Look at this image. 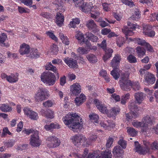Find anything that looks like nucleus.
<instances>
[{"mask_svg": "<svg viewBox=\"0 0 158 158\" xmlns=\"http://www.w3.org/2000/svg\"><path fill=\"white\" fill-rule=\"evenodd\" d=\"M81 120L76 113L67 114L63 118L65 124L70 125L69 127L74 132H77L78 129L80 130L82 128Z\"/></svg>", "mask_w": 158, "mask_h": 158, "instance_id": "obj_1", "label": "nucleus"}, {"mask_svg": "<svg viewBox=\"0 0 158 158\" xmlns=\"http://www.w3.org/2000/svg\"><path fill=\"white\" fill-rule=\"evenodd\" d=\"M121 60V56L119 55H115L110 63L111 66L113 68V70L110 72V74L115 80H117L119 77L118 64Z\"/></svg>", "mask_w": 158, "mask_h": 158, "instance_id": "obj_2", "label": "nucleus"}, {"mask_svg": "<svg viewBox=\"0 0 158 158\" xmlns=\"http://www.w3.org/2000/svg\"><path fill=\"white\" fill-rule=\"evenodd\" d=\"M41 78L42 81L49 85H53L56 80V77L54 74L49 72L43 73L41 75Z\"/></svg>", "mask_w": 158, "mask_h": 158, "instance_id": "obj_3", "label": "nucleus"}, {"mask_svg": "<svg viewBox=\"0 0 158 158\" xmlns=\"http://www.w3.org/2000/svg\"><path fill=\"white\" fill-rule=\"evenodd\" d=\"M129 75L127 74H123L119 81V84L121 89L124 91L130 90L132 86L131 80L128 79Z\"/></svg>", "mask_w": 158, "mask_h": 158, "instance_id": "obj_4", "label": "nucleus"}, {"mask_svg": "<svg viewBox=\"0 0 158 158\" xmlns=\"http://www.w3.org/2000/svg\"><path fill=\"white\" fill-rule=\"evenodd\" d=\"M71 139L76 146L80 145L81 143L84 145H89L91 144V142H88L86 138L82 135H75L72 137Z\"/></svg>", "mask_w": 158, "mask_h": 158, "instance_id": "obj_5", "label": "nucleus"}, {"mask_svg": "<svg viewBox=\"0 0 158 158\" xmlns=\"http://www.w3.org/2000/svg\"><path fill=\"white\" fill-rule=\"evenodd\" d=\"M46 90L43 88H40L34 96L35 101L36 102H41L44 100L48 96Z\"/></svg>", "mask_w": 158, "mask_h": 158, "instance_id": "obj_6", "label": "nucleus"}, {"mask_svg": "<svg viewBox=\"0 0 158 158\" xmlns=\"http://www.w3.org/2000/svg\"><path fill=\"white\" fill-rule=\"evenodd\" d=\"M30 144L33 147L39 146L41 144V141L38 135V132L34 131L33 134L31 136L30 139Z\"/></svg>", "mask_w": 158, "mask_h": 158, "instance_id": "obj_7", "label": "nucleus"}, {"mask_svg": "<svg viewBox=\"0 0 158 158\" xmlns=\"http://www.w3.org/2000/svg\"><path fill=\"white\" fill-rule=\"evenodd\" d=\"M47 140L51 142L48 145V147L49 148L57 147L60 145V140L55 136H51L48 137L47 138Z\"/></svg>", "mask_w": 158, "mask_h": 158, "instance_id": "obj_8", "label": "nucleus"}, {"mask_svg": "<svg viewBox=\"0 0 158 158\" xmlns=\"http://www.w3.org/2000/svg\"><path fill=\"white\" fill-rule=\"evenodd\" d=\"M25 115L32 120H36L38 118V114L30 108L25 107L23 109Z\"/></svg>", "mask_w": 158, "mask_h": 158, "instance_id": "obj_9", "label": "nucleus"}, {"mask_svg": "<svg viewBox=\"0 0 158 158\" xmlns=\"http://www.w3.org/2000/svg\"><path fill=\"white\" fill-rule=\"evenodd\" d=\"M154 121L153 117L147 115L144 117L142 119V122L144 125V129L143 131H146L148 126L152 125Z\"/></svg>", "mask_w": 158, "mask_h": 158, "instance_id": "obj_10", "label": "nucleus"}, {"mask_svg": "<svg viewBox=\"0 0 158 158\" xmlns=\"http://www.w3.org/2000/svg\"><path fill=\"white\" fill-rule=\"evenodd\" d=\"M94 102L100 111L104 114L108 113V111L107 107L105 105L101 104L99 100L95 99Z\"/></svg>", "mask_w": 158, "mask_h": 158, "instance_id": "obj_11", "label": "nucleus"}, {"mask_svg": "<svg viewBox=\"0 0 158 158\" xmlns=\"http://www.w3.org/2000/svg\"><path fill=\"white\" fill-rule=\"evenodd\" d=\"M70 92L72 94L78 95L81 92V86L79 83H76L70 86Z\"/></svg>", "mask_w": 158, "mask_h": 158, "instance_id": "obj_12", "label": "nucleus"}, {"mask_svg": "<svg viewBox=\"0 0 158 158\" xmlns=\"http://www.w3.org/2000/svg\"><path fill=\"white\" fill-rule=\"evenodd\" d=\"M81 3L80 6L78 7H80L81 10L84 12H88L89 11H91L93 12V10L94 8L93 7H91L88 3L83 2L82 0V2H80Z\"/></svg>", "mask_w": 158, "mask_h": 158, "instance_id": "obj_13", "label": "nucleus"}, {"mask_svg": "<svg viewBox=\"0 0 158 158\" xmlns=\"http://www.w3.org/2000/svg\"><path fill=\"white\" fill-rule=\"evenodd\" d=\"M86 25L89 30L91 31L94 33H95L98 31L97 25L94 21L92 19L88 20L86 22Z\"/></svg>", "mask_w": 158, "mask_h": 158, "instance_id": "obj_14", "label": "nucleus"}, {"mask_svg": "<svg viewBox=\"0 0 158 158\" xmlns=\"http://www.w3.org/2000/svg\"><path fill=\"white\" fill-rule=\"evenodd\" d=\"M30 52V47L29 45L24 43L21 45L19 50L21 55H23L28 54Z\"/></svg>", "mask_w": 158, "mask_h": 158, "instance_id": "obj_15", "label": "nucleus"}, {"mask_svg": "<svg viewBox=\"0 0 158 158\" xmlns=\"http://www.w3.org/2000/svg\"><path fill=\"white\" fill-rule=\"evenodd\" d=\"M134 144L135 148L134 150L135 152L141 155H144L147 153V151H145L144 149L141 146L138 142H135Z\"/></svg>", "mask_w": 158, "mask_h": 158, "instance_id": "obj_16", "label": "nucleus"}, {"mask_svg": "<svg viewBox=\"0 0 158 158\" xmlns=\"http://www.w3.org/2000/svg\"><path fill=\"white\" fill-rule=\"evenodd\" d=\"M64 62L71 68H77L78 65L76 60L71 58H65L64 60Z\"/></svg>", "mask_w": 158, "mask_h": 158, "instance_id": "obj_17", "label": "nucleus"}, {"mask_svg": "<svg viewBox=\"0 0 158 158\" xmlns=\"http://www.w3.org/2000/svg\"><path fill=\"white\" fill-rule=\"evenodd\" d=\"M134 97L137 103L140 104L144 99L146 95L142 92H139L135 93Z\"/></svg>", "mask_w": 158, "mask_h": 158, "instance_id": "obj_18", "label": "nucleus"}, {"mask_svg": "<svg viewBox=\"0 0 158 158\" xmlns=\"http://www.w3.org/2000/svg\"><path fill=\"white\" fill-rule=\"evenodd\" d=\"M145 81L148 84H153L155 82V77L152 74L149 73V72H147L146 75L145 77Z\"/></svg>", "mask_w": 158, "mask_h": 158, "instance_id": "obj_19", "label": "nucleus"}, {"mask_svg": "<svg viewBox=\"0 0 158 158\" xmlns=\"http://www.w3.org/2000/svg\"><path fill=\"white\" fill-rule=\"evenodd\" d=\"M123 150H122L119 146H116L114 147L113 150V153L114 156L116 158L121 157L122 154L123 153Z\"/></svg>", "mask_w": 158, "mask_h": 158, "instance_id": "obj_20", "label": "nucleus"}, {"mask_svg": "<svg viewBox=\"0 0 158 158\" xmlns=\"http://www.w3.org/2000/svg\"><path fill=\"white\" fill-rule=\"evenodd\" d=\"M56 23L59 27L62 26L64 21V17L63 14L57 13L56 15Z\"/></svg>", "mask_w": 158, "mask_h": 158, "instance_id": "obj_21", "label": "nucleus"}, {"mask_svg": "<svg viewBox=\"0 0 158 158\" xmlns=\"http://www.w3.org/2000/svg\"><path fill=\"white\" fill-rule=\"evenodd\" d=\"M136 52L139 57H143L145 54L146 50L145 48L140 46H138L135 49Z\"/></svg>", "mask_w": 158, "mask_h": 158, "instance_id": "obj_22", "label": "nucleus"}, {"mask_svg": "<svg viewBox=\"0 0 158 158\" xmlns=\"http://www.w3.org/2000/svg\"><path fill=\"white\" fill-rule=\"evenodd\" d=\"M104 51L105 52V54L103 57V59L104 61L105 62L107 59L111 57L113 51L112 49L110 48H106Z\"/></svg>", "mask_w": 158, "mask_h": 158, "instance_id": "obj_23", "label": "nucleus"}, {"mask_svg": "<svg viewBox=\"0 0 158 158\" xmlns=\"http://www.w3.org/2000/svg\"><path fill=\"white\" fill-rule=\"evenodd\" d=\"M45 69L46 70H51L56 73L58 79L59 78V76L58 73L57 72V69L56 67L53 66L51 62L49 63L48 64L46 65L45 66Z\"/></svg>", "mask_w": 158, "mask_h": 158, "instance_id": "obj_24", "label": "nucleus"}, {"mask_svg": "<svg viewBox=\"0 0 158 158\" xmlns=\"http://www.w3.org/2000/svg\"><path fill=\"white\" fill-rule=\"evenodd\" d=\"M86 99V97L83 94H81L79 97L76 98L75 102L77 106L80 105Z\"/></svg>", "mask_w": 158, "mask_h": 158, "instance_id": "obj_25", "label": "nucleus"}, {"mask_svg": "<svg viewBox=\"0 0 158 158\" xmlns=\"http://www.w3.org/2000/svg\"><path fill=\"white\" fill-rule=\"evenodd\" d=\"M85 35L86 38L93 42H96L98 40V38L96 36L94 35L91 32L86 33Z\"/></svg>", "mask_w": 158, "mask_h": 158, "instance_id": "obj_26", "label": "nucleus"}, {"mask_svg": "<svg viewBox=\"0 0 158 158\" xmlns=\"http://www.w3.org/2000/svg\"><path fill=\"white\" fill-rule=\"evenodd\" d=\"M44 110H42V114L43 115H44L47 118L52 119L54 117L52 111L48 110L46 111L45 113H44Z\"/></svg>", "mask_w": 158, "mask_h": 158, "instance_id": "obj_27", "label": "nucleus"}, {"mask_svg": "<svg viewBox=\"0 0 158 158\" xmlns=\"http://www.w3.org/2000/svg\"><path fill=\"white\" fill-rule=\"evenodd\" d=\"M18 80V75H15L13 74L8 76L7 78V80L10 82H15Z\"/></svg>", "mask_w": 158, "mask_h": 158, "instance_id": "obj_28", "label": "nucleus"}, {"mask_svg": "<svg viewBox=\"0 0 158 158\" xmlns=\"http://www.w3.org/2000/svg\"><path fill=\"white\" fill-rule=\"evenodd\" d=\"M89 151L88 149H85L83 152V153L82 155L75 153L73 155L75 157H77L78 158H87V156L88 154V152Z\"/></svg>", "mask_w": 158, "mask_h": 158, "instance_id": "obj_29", "label": "nucleus"}, {"mask_svg": "<svg viewBox=\"0 0 158 158\" xmlns=\"http://www.w3.org/2000/svg\"><path fill=\"white\" fill-rule=\"evenodd\" d=\"M86 58L88 61L92 63L97 62L98 59L97 57L93 54H90L86 56Z\"/></svg>", "mask_w": 158, "mask_h": 158, "instance_id": "obj_30", "label": "nucleus"}, {"mask_svg": "<svg viewBox=\"0 0 158 158\" xmlns=\"http://www.w3.org/2000/svg\"><path fill=\"white\" fill-rule=\"evenodd\" d=\"M128 27L127 26H124L123 28L122 29V31L124 34L126 35V37L127 38V36L128 35H132L134 33L131 30L129 29Z\"/></svg>", "mask_w": 158, "mask_h": 158, "instance_id": "obj_31", "label": "nucleus"}, {"mask_svg": "<svg viewBox=\"0 0 158 158\" xmlns=\"http://www.w3.org/2000/svg\"><path fill=\"white\" fill-rule=\"evenodd\" d=\"M136 102H133L130 103L128 106V107L131 111L137 112L139 110V108L136 105Z\"/></svg>", "mask_w": 158, "mask_h": 158, "instance_id": "obj_32", "label": "nucleus"}, {"mask_svg": "<svg viewBox=\"0 0 158 158\" xmlns=\"http://www.w3.org/2000/svg\"><path fill=\"white\" fill-rule=\"evenodd\" d=\"M89 117L92 122L94 123L95 125H96L98 123L99 119L98 115L95 114H93L89 115Z\"/></svg>", "mask_w": 158, "mask_h": 158, "instance_id": "obj_33", "label": "nucleus"}, {"mask_svg": "<svg viewBox=\"0 0 158 158\" xmlns=\"http://www.w3.org/2000/svg\"><path fill=\"white\" fill-rule=\"evenodd\" d=\"M0 109L3 112H6L11 110V107L5 104H2L0 105Z\"/></svg>", "mask_w": 158, "mask_h": 158, "instance_id": "obj_34", "label": "nucleus"}, {"mask_svg": "<svg viewBox=\"0 0 158 158\" xmlns=\"http://www.w3.org/2000/svg\"><path fill=\"white\" fill-rule=\"evenodd\" d=\"M83 42L85 44L86 46L87 47V49L91 50L93 49L94 50H96L97 49V47L95 46H92L90 42L87 40L84 39L83 40Z\"/></svg>", "mask_w": 158, "mask_h": 158, "instance_id": "obj_35", "label": "nucleus"}, {"mask_svg": "<svg viewBox=\"0 0 158 158\" xmlns=\"http://www.w3.org/2000/svg\"><path fill=\"white\" fill-rule=\"evenodd\" d=\"M132 124L134 127H141L142 128L141 131L142 132H144L143 131L144 129V125L143 124L142 121V122H139L137 121H134L132 123Z\"/></svg>", "mask_w": 158, "mask_h": 158, "instance_id": "obj_36", "label": "nucleus"}, {"mask_svg": "<svg viewBox=\"0 0 158 158\" xmlns=\"http://www.w3.org/2000/svg\"><path fill=\"white\" fill-rule=\"evenodd\" d=\"M127 132L129 135L132 136H135L137 135V132L134 128L131 127H127Z\"/></svg>", "mask_w": 158, "mask_h": 158, "instance_id": "obj_37", "label": "nucleus"}, {"mask_svg": "<svg viewBox=\"0 0 158 158\" xmlns=\"http://www.w3.org/2000/svg\"><path fill=\"white\" fill-rule=\"evenodd\" d=\"M29 56L31 58L39 56L38 50L37 49H33L32 52H30Z\"/></svg>", "mask_w": 158, "mask_h": 158, "instance_id": "obj_38", "label": "nucleus"}, {"mask_svg": "<svg viewBox=\"0 0 158 158\" xmlns=\"http://www.w3.org/2000/svg\"><path fill=\"white\" fill-rule=\"evenodd\" d=\"M80 21L78 18H75L73 19L72 21H71L69 24L70 27L75 28L76 24H78Z\"/></svg>", "mask_w": 158, "mask_h": 158, "instance_id": "obj_39", "label": "nucleus"}, {"mask_svg": "<svg viewBox=\"0 0 158 158\" xmlns=\"http://www.w3.org/2000/svg\"><path fill=\"white\" fill-rule=\"evenodd\" d=\"M77 51L80 54H84L88 53L89 50H88L87 48H86L80 47L77 49Z\"/></svg>", "mask_w": 158, "mask_h": 158, "instance_id": "obj_40", "label": "nucleus"}, {"mask_svg": "<svg viewBox=\"0 0 158 158\" xmlns=\"http://www.w3.org/2000/svg\"><path fill=\"white\" fill-rule=\"evenodd\" d=\"M140 14L138 10L136 9V10L135 11V13L131 16L130 19L132 20H137L140 18Z\"/></svg>", "mask_w": 158, "mask_h": 158, "instance_id": "obj_41", "label": "nucleus"}, {"mask_svg": "<svg viewBox=\"0 0 158 158\" xmlns=\"http://www.w3.org/2000/svg\"><path fill=\"white\" fill-rule=\"evenodd\" d=\"M131 88L135 91L140 90L141 88L138 82H134L133 83H132Z\"/></svg>", "mask_w": 158, "mask_h": 158, "instance_id": "obj_42", "label": "nucleus"}, {"mask_svg": "<svg viewBox=\"0 0 158 158\" xmlns=\"http://www.w3.org/2000/svg\"><path fill=\"white\" fill-rule=\"evenodd\" d=\"M130 94L127 93L125 95L122 96L121 97V103L124 104L126 103V101L130 98Z\"/></svg>", "mask_w": 158, "mask_h": 158, "instance_id": "obj_43", "label": "nucleus"}, {"mask_svg": "<svg viewBox=\"0 0 158 158\" xmlns=\"http://www.w3.org/2000/svg\"><path fill=\"white\" fill-rule=\"evenodd\" d=\"M143 144L145 146V147L143 148L145 151H147V153L149 152L150 148V143L149 142L144 140L143 141Z\"/></svg>", "mask_w": 158, "mask_h": 158, "instance_id": "obj_44", "label": "nucleus"}, {"mask_svg": "<svg viewBox=\"0 0 158 158\" xmlns=\"http://www.w3.org/2000/svg\"><path fill=\"white\" fill-rule=\"evenodd\" d=\"M128 61L131 63H134L137 62V59L132 54L130 55L127 57Z\"/></svg>", "mask_w": 158, "mask_h": 158, "instance_id": "obj_45", "label": "nucleus"}, {"mask_svg": "<svg viewBox=\"0 0 158 158\" xmlns=\"http://www.w3.org/2000/svg\"><path fill=\"white\" fill-rule=\"evenodd\" d=\"M102 152V154H103L104 157H105V158H111L112 157L110 150L107 149Z\"/></svg>", "mask_w": 158, "mask_h": 158, "instance_id": "obj_46", "label": "nucleus"}, {"mask_svg": "<svg viewBox=\"0 0 158 158\" xmlns=\"http://www.w3.org/2000/svg\"><path fill=\"white\" fill-rule=\"evenodd\" d=\"M118 144L120 145L122 148L125 149L126 148L127 145V142L123 139H120L118 141Z\"/></svg>", "mask_w": 158, "mask_h": 158, "instance_id": "obj_47", "label": "nucleus"}, {"mask_svg": "<svg viewBox=\"0 0 158 158\" xmlns=\"http://www.w3.org/2000/svg\"><path fill=\"white\" fill-rule=\"evenodd\" d=\"M20 1L24 5L29 6L30 7H31L33 3L32 0H20Z\"/></svg>", "mask_w": 158, "mask_h": 158, "instance_id": "obj_48", "label": "nucleus"}, {"mask_svg": "<svg viewBox=\"0 0 158 158\" xmlns=\"http://www.w3.org/2000/svg\"><path fill=\"white\" fill-rule=\"evenodd\" d=\"M135 40L137 41L138 44L141 46H145L147 42L142 39L138 38H135Z\"/></svg>", "mask_w": 158, "mask_h": 158, "instance_id": "obj_49", "label": "nucleus"}, {"mask_svg": "<svg viewBox=\"0 0 158 158\" xmlns=\"http://www.w3.org/2000/svg\"><path fill=\"white\" fill-rule=\"evenodd\" d=\"M51 50L53 54H56L58 51L57 46L56 45H53L51 47Z\"/></svg>", "mask_w": 158, "mask_h": 158, "instance_id": "obj_50", "label": "nucleus"}, {"mask_svg": "<svg viewBox=\"0 0 158 158\" xmlns=\"http://www.w3.org/2000/svg\"><path fill=\"white\" fill-rule=\"evenodd\" d=\"M150 148L152 150H158V143L156 141H155L151 143Z\"/></svg>", "mask_w": 158, "mask_h": 158, "instance_id": "obj_51", "label": "nucleus"}, {"mask_svg": "<svg viewBox=\"0 0 158 158\" xmlns=\"http://www.w3.org/2000/svg\"><path fill=\"white\" fill-rule=\"evenodd\" d=\"M7 36L5 33H2L0 35V44L5 45L4 42L7 38Z\"/></svg>", "mask_w": 158, "mask_h": 158, "instance_id": "obj_52", "label": "nucleus"}, {"mask_svg": "<svg viewBox=\"0 0 158 158\" xmlns=\"http://www.w3.org/2000/svg\"><path fill=\"white\" fill-rule=\"evenodd\" d=\"M114 139L111 137H109L108 139L107 140L106 143V147L107 148H110L112 144L113 143Z\"/></svg>", "mask_w": 158, "mask_h": 158, "instance_id": "obj_53", "label": "nucleus"}, {"mask_svg": "<svg viewBox=\"0 0 158 158\" xmlns=\"http://www.w3.org/2000/svg\"><path fill=\"white\" fill-rule=\"evenodd\" d=\"M111 111V113L112 115H116L120 111V109L117 107H114L112 108Z\"/></svg>", "mask_w": 158, "mask_h": 158, "instance_id": "obj_54", "label": "nucleus"}, {"mask_svg": "<svg viewBox=\"0 0 158 158\" xmlns=\"http://www.w3.org/2000/svg\"><path fill=\"white\" fill-rule=\"evenodd\" d=\"M46 34L48 36L52 39L54 40L55 41L57 40V39L56 37L54 35L53 33L50 31H48L46 32Z\"/></svg>", "mask_w": 158, "mask_h": 158, "instance_id": "obj_55", "label": "nucleus"}, {"mask_svg": "<svg viewBox=\"0 0 158 158\" xmlns=\"http://www.w3.org/2000/svg\"><path fill=\"white\" fill-rule=\"evenodd\" d=\"M53 105L52 102L51 100H48L43 103V106L45 107H51Z\"/></svg>", "mask_w": 158, "mask_h": 158, "instance_id": "obj_56", "label": "nucleus"}, {"mask_svg": "<svg viewBox=\"0 0 158 158\" xmlns=\"http://www.w3.org/2000/svg\"><path fill=\"white\" fill-rule=\"evenodd\" d=\"M145 35L150 37H153L155 35V32L153 31H150L148 32H145Z\"/></svg>", "mask_w": 158, "mask_h": 158, "instance_id": "obj_57", "label": "nucleus"}, {"mask_svg": "<svg viewBox=\"0 0 158 158\" xmlns=\"http://www.w3.org/2000/svg\"><path fill=\"white\" fill-rule=\"evenodd\" d=\"M99 46L102 48L104 50H105V49L106 48V41L105 40H104L102 42L101 44H99Z\"/></svg>", "mask_w": 158, "mask_h": 158, "instance_id": "obj_58", "label": "nucleus"}, {"mask_svg": "<svg viewBox=\"0 0 158 158\" xmlns=\"http://www.w3.org/2000/svg\"><path fill=\"white\" fill-rule=\"evenodd\" d=\"M152 29V27L149 25H146L145 26L143 27V33L144 34L145 33V32H148L150 31Z\"/></svg>", "mask_w": 158, "mask_h": 158, "instance_id": "obj_59", "label": "nucleus"}, {"mask_svg": "<svg viewBox=\"0 0 158 158\" xmlns=\"http://www.w3.org/2000/svg\"><path fill=\"white\" fill-rule=\"evenodd\" d=\"M75 37L76 39L79 40H81L82 39H84L83 35L80 32H78L77 34Z\"/></svg>", "mask_w": 158, "mask_h": 158, "instance_id": "obj_60", "label": "nucleus"}, {"mask_svg": "<svg viewBox=\"0 0 158 158\" xmlns=\"http://www.w3.org/2000/svg\"><path fill=\"white\" fill-rule=\"evenodd\" d=\"M110 31V29L104 28L102 30L101 33L103 35H106L109 33Z\"/></svg>", "mask_w": 158, "mask_h": 158, "instance_id": "obj_61", "label": "nucleus"}, {"mask_svg": "<svg viewBox=\"0 0 158 158\" xmlns=\"http://www.w3.org/2000/svg\"><path fill=\"white\" fill-rule=\"evenodd\" d=\"M107 122V128L109 127L113 128L115 126V124L113 121L110 120L108 121Z\"/></svg>", "mask_w": 158, "mask_h": 158, "instance_id": "obj_62", "label": "nucleus"}, {"mask_svg": "<svg viewBox=\"0 0 158 158\" xmlns=\"http://www.w3.org/2000/svg\"><path fill=\"white\" fill-rule=\"evenodd\" d=\"M145 46L148 51L151 52L153 51L152 47L148 43H147Z\"/></svg>", "mask_w": 158, "mask_h": 158, "instance_id": "obj_63", "label": "nucleus"}, {"mask_svg": "<svg viewBox=\"0 0 158 158\" xmlns=\"http://www.w3.org/2000/svg\"><path fill=\"white\" fill-rule=\"evenodd\" d=\"M96 152H94L93 153H88L87 156V158H94L96 157Z\"/></svg>", "mask_w": 158, "mask_h": 158, "instance_id": "obj_64", "label": "nucleus"}]
</instances>
